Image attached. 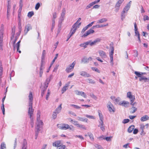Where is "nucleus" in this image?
<instances>
[{
    "label": "nucleus",
    "mask_w": 149,
    "mask_h": 149,
    "mask_svg": "<svg viewBox=\"0 0 149 149\" xmlns=\"http://www.w3.org/2000/svg\"><path fill=\"white\" fill-rule=\"evenodd\" d=\"M68 113L69 114H71L74 116H77L75 113L71 111H69Z\"/></svg>",
    "instance_id": "obj_54"
},
{
    "label": "nucleus",
    "mask_w": 149,
    "mask_h": 149,
    "mask_svg": "<svg viewBox=\"0 0 149 149\" xmlns=\"http://www.w3.org/2000/svg\"><path fill=\"white\" fill-rule=\"evenodd\" d=\"M101 40V39L100 38H97L94 40L93 41L95 45L100 42Z\"/></svg>",
    "instance_id": "obj_36"
},
{
    "label": "nucleus",
    "mask_w": 149,
    "mask_h": 149,
    "mask_svg": "<svg viewBox=\"0 0 149 149\" xmlns=\"http://www.w3.org/2000/svg\"><path fill=\"white\" fill-rule=\"evenodd\" d=\"M135 74L138 77L140 78L142 76V72H139L135 71L134 72Z\"/></svg>",
    "instance_id": "obj_33"
},
{
    "label": "nucleus",
    "mask_w": 149,
    "mask_h": 149,
    "mask_svg": "<svg viewBox=\"0 0 149 149\" xmlns=\"http://www.w3.org/2000/svg\"><path fill=\"white\" fill-rule=\"evenodd\" d=\"M85 116L87 117V118L90 119H94L95 118V117L93 116L89 115H85Z\"/></svg>",
    "instance_id": "obj_46"
},
{
    "label": "nucleus",
    "mask_w": 149,
    "mask_h": 149,
    "mask_svg": "<svg viewBox=\"0 0 149 149\" xmlns=\"http://www.w3.org/2000/svg\"><path fill=\"white\" fill-rule=\"evenodd\" d=\"M127 13L124 12V11H122V12L121 14V19L122 21L125 18Z\"/></svg>",
    "instance_id": "obj_24"
},
{
    "label": "nucleus",
    "mask_w": 149,
    "mask_h": 149,
    "mask_svg": "<svg viewBox=\"0 0 149 149\" xmlns=\"http://www.w3.org/2000/svg\"><path fill=\"white\" fill-rule=\"evenodd\" d=\"M0 149H6V145L4 142L1 143Z\"/></svg>",
    "instance_id": "obj_34"
},
{
    "label": "nucleus",
    "mask_w": 149,
    "mask_h": 149,
    "mask_svg": "<svg viewBox=\"0 0 149 149\" xmlns=\"http://www.w3.org/2000/svg\"><path fill=\"white\" fill-rule=\"evenodd\" d=\"M80 73V75L85 77H91V75L85 71H81Z\"/></svg>",
    "instance_id": "obj_13"
},
{
    "label": "nucleus",
    "mask_w": 149,
    "mask_h": 149,
    "mask_svg": "<svg viewBox=\"0 0 149 149\" xmlns=\"http://www.w3.org/2000/svg\"><path fill=\"white\" fill-rule=\"evenodd\" d=\"M110 48L111 50V52L109 53V56L110 59V63L111 65L113 66V54L114 53V47L113 46H111V44L110 45Z\"/></svg>",
    "instance_id": "obj_2"
},
{
    "label": "nucleus",
    "mask_w": 149,
    "mask_h": 149,
    "mask_svg": "<svg viewBox=\"0 0 149 149\" xmlns=\"http://www.w3.org/2000/svg\"><path fill=\"white\" fill-rule=\"evenodd\" d=\"M58 127L60 129L63 130H66L69 129L70 130H72V128L68 124H63L62 125L60 124H58Z\"/></svg>",
    "instance_id": "obj_1"
},
{
    "label": "nucleus",
    "mask_w": 149,
    "mask_h": 149,
    "mask_svg": "<svg viewBox=\"0 0 149 149\" xmlns=\"http://www.w3.org/2000/svg\"><path fill=\"white\" fill-rule=\"evenodd\" d=\"M90 95L91 97L93 98L95 100H97V97L94 95L93 93H91Z\"/></svg>",
    "instance_id": "obj_56"
},
{
    "label": "nucleus",
    "mask_w": 149,
    "mask_h": 149,
    "mask_svg": "<svg viewBox=\"0 0 149 149\" xmlns=\"http://www.w3.org/2000/svg\"><path fill=\"white\" fill-rule=\"evenodd\" d=\"M127 97L130 100V101H134L135 100L134 96L132 95V93L130 92L127 93Z\"/></svg>",
    "instance_id": "obj_9"
},
{
    "label": "nucleus",
    "mask_w": 149,
    "mask_h": 149,
    "mask_svg": "<svg viewBox=\"0 0 149 149\" xmlns=\"http://www.w3.org/2000/svg\"><path fill=\"white\" fill-rule=\"evenodd\" d=\"M58 114L55 111L53 113L52 116L54 119H55L57 117V114Z\"/></svg>",
    "instance_id": "obj_51"
},
{
    "label": "nucleus",
    "mask_w": 149,
    "mask_h": 149,
    "mask_svg": "<svg viewBox=\"0 0 149 149\" xmlns=\"http://www.w3.org/2000/svg\"><path fill=\"white\" fill-rule=\"evenodd\" d=\"M89 81V83H91L92 84H94L95 83V82L92 79H87Z\"/></svg>",
    "instance_id": "obj_48"
},
{
    "label": "nucleus",
    "mask_w": 149,
    "mask_h": 149,
    "mask_svg": "<svg viewBox=\"0 0 149 149\" xmlns=\"http://www.w3.org/2000/svg\"><path fill=\"white\" fill-rule=\"evenodd\" d=\"M77 119L78 120H80L81 121H84L85 120H86V122L88 120L87 119H86V118H83L81 117H77Z\"/></svg>",
    "instance_id": "obj_39"
},
{
    "label": "nucleus",
    "mask_w": 149,
    "mask_h": 149,
    "mask_svg": "<svg viewBox=\"0 0 149 149\" xmlns=\"http://www.w3.org/2000/svg\"><path fill=\"white\" fill-rule=\"evenodd\" d=\"M32 27L31 25L29 24H28L26 25L25 29L24 30V33L25 35H26L28 32L30 30L32 29Z\"/></svg>",
    "instance_id": "obj_6"
},
{
    "label": "nucleus",
    "mask_w": 149,
    "mask_h": 149,
    "mask_svg": "<svg viewBox=\"0 0 149 149\" xmlns=\"http://www.w3.org/2000/svg\"><path fill=\"white\" fill-rule=\"evenodd\" d=\"M92 69L93 71H94L95 72H97L98 73L100 72V71L97 68H96L95 67H92Z\"/></svg>",
    "instance_id": "obj_59"
},
{
    "label": "nucleus",
    "mask_w": 149,
    "mask_h": 149,
    "mask_svg": "<svg viewBox=\"0 0 149 149\" xmlns=\"http://www.w3.org/2000/svg\"><path fill=\"white\" fill-rule=\"evenodd\" d=\"M107 107L110 112L114 111L113 109V106L110 102H109L108 103Z\"/></svg>",
    "instance_id": "obj_14"
},
{
    "label": "nucleus",
    "mask_w": 149,
    "mask_h": 149,
    "mask_svg": "<svg viewBox=\"0 0 149 149\" xmlns=\"http://www.w3.org/2000/svg\"><path fill=\"white\" fill-rule=\"evenodd\" d=\"M119 104L125 107H127L129 106L130 102L126 101H123L122 102L120 103Z\"/></svg>",
    "instance_id": "obj_11"
},
{
    "label": "nucleus",
    "mask_w": 149,
    "mask_h": 149,
    "mask_svg": "<svg viewBox=\"0 0 149 149\" xmlns=\"http://www.w3.org/2000/svg\"><path fill=\"white\" fill-rule=\"evenodd\" d=\"M75 92L77 95H80L83 96L85 98H86V95L85 93L84 92L79 91L77 90L75 91Z\"/></svg>",
    "instance_id": "obj_12"
},
{
    "label": "nucleus",
    "mask_w": 149,
    "mask_h": 149,
    "mask_svg": "<svg viewBox=\"0 0 149 149\" xmlns=\"http://www.w3.org/2000/svg\"><path fill=\"white\" fill-rule=\"evenodd\" d=\"M94 31L92 29H91L87 31L82 36V37H85L89 35L91 33H93L94 32Z\"/></svg>",
    "instance_id": "obj_10"
},
{
    "label": "nucleus",
    "mask_w": 149,
    "mask_h": 149,
    "mask_svg": "<svg viewBox=\"0 0 149 149\" xmlns=\"http://www.w3.org/2000/svg\"><path fill=\"white\" fill-rule=\"evenodd\" d=\"M29 97V104L31 103V104H33L32 101L33 99V97L31 92H30Z\"/></svg>",
    "instance_id": "obj_20"
},
{
    "label": "nucleus",
    "mask_w": 149,
    "mask_h": 149,
    "mask_svg": "<svg viewBox=\"0 0 149 149\" xmlns=\"http://www.w3.org/2000/svg\"><path fill=\"white\" fill-rule=\"evenodd\" d=\"M134 55L135 57H137L138 56V54L137 51L134 50Z\"/></svg>",
    "instance_id": "obj_58"
},
{
    "label": "nucleus",
    "mask_w": 149,
    "mask_h": 149,
    "mask_svg": "<svg viewBox=\"0 0 149 149\" xmlns=\"http://www.w3.org/2000/svg\"><path fill=\"white\" fill-rule=\"evenodd\" d=\"M6 98V96H4L2 100V102H3V104H2V106L1 107V109L3 112V114H4L5 113V108L4 107V105L3 104V102H4V100Z\"/></svg>",
    "instance_id": "obj_23"
},
{
    "label": "nucleus",
    "mask_w": 149,
    "mask_h": 149,
    "mask_svg": "<svg viewBox=\"0 0 149 149\" xmlns=\"http://www.w3.org/2000/svg\"><path fill=\"white\" fill-rule=\"evenodd\" d=\"M15 28H13L12 29V32L11 34L13 38L15 34Z\"/></svg>",
    "instance_id": "obj_50"
},
{
    "label": "nucleus",
    "mask_w": 149,
    "mask_h": 149,
    "mask_svg": "<svg viewBox=\"0 0 149 149\" xmlns=\"http://www.w3.org/2000/svg\"><path fill=\"white\" fill-rule=\"evenodd\" d=\"M131 109L132 111H130L131 113H135L137 110V108L134 107H133Z\"/></svg>",
    "instance_id": "obj_41"
},
{
    "label": "nucleus",
    "mask_w": 149,
    "mask_h": 149,
    "mask_svg": "<svg viewBox=\"0 0 149 149\" xmlns=\"http://www.w3.org/2000/svg\"><path fill=\"white\" fill-rule=\"evenodd\" d=\"M75 64L74 62L72 63L70 66L67 67L65 71L67 73H69L73 70Z\"/></svg>",
    "instance_id": "obj_5"
},
{
    "label": "nucleus",
    "mask_w": 149,
    "mask_h": 149,
    "mask_svg": "<svg viewBox=\"0 0 149 149\" xmlns=\"http://www.w3.org/2000/svg\"><path fill=\"white\" fill-rule=\"evenodd\" d=\"M130 121V120L127 119H124L123 120V123L124 124H125L128 123Z\"/></svg>",
    "instance_id": "obj_55"
},
{
    "label": "nucleus",
    "mask_w": 149,
    "mask_h": 149,
    "mask_svg": "<svg viewBox=\"0 0 149 149\" xmlns=\"http://www.w3.org/2000/svg\"><path fill=\"white\" fill-rule=\"evenodd\" d=\"M124 1V0H118V1L117 2L115 5V8H119Z\"/></svg>",
    "instance_id": "obj_25"
},
{
    "label": "nucleus",
    "mask_w": 149,
    "mask_h": 149,
    "mask_svg": "<svg viewBox=\"0 0 149 149\" xmlns=\"http://www.w3.org/2000/svg\"><path fill=\"white\" fill-rule=\"evenodd\" d=\"M69 86V84H66L65 86H64L62 89V93H63L66 91L68 89V87Z\"/></svg>",
    "instance_id": "obj_26"
},
{
    "label": "nucleus",
    "mask_w": 149,
    "mask_h": 149,
    "mask_svg": "<svg viewBox=\"0 0 149 149\" xmlns=\"http://www.w3.org/2000/svg\"><path fill=\"white\" fill-rule=\"evenodd\" d=\"M8 5L7 6V18L8 19H9V17L10 16L9 13L10 12V9L11 8V4L10 1H8Z\"/></svg>",
    "instance_id": "obj_8"
},
{
    "label": "nucleus",
    "mask_w": 149,
    "mask_h": 149,
    "mask_svg": "<svg viewBox=\"0 0 149 149\" xmlns=\"http://www.w3.org/2000/svg\"><path fill=\"white\" fill-rule=\"evenodd\" d=\"M77 26H73V25L72 26V28L71 29V32L74 33H75L76 30H77Z\"/></svg>",
    "instance_id": "obj_35"
},
{
    "label": "nucleus",
    "mask_w": 149,
    "mask_h": 149,
    "mask_svg": "<svg viewBox=\"0 0 149 149\" xmlns=\"http://www.w3.org/2000/svg\"><path fill=\"white\" fill-rule=\"evenodd\" d=\"M138 132V130L137 129H134V131L133 133L134 134H137Z\"/></svg>",
    "instance_id": "obj_63"
},
{
    "label": "nucleus",
    "mask_w": 149,
    "mask_h": 149,
    "mask_svg": "<svg viewBox=\"0 0 149 149\" xmlns=\"http://www.w3.org/2000/svg\"><path fill=\"white\" fill-rule=\"evenodd\" d=\"M108 24H106L105 25H100L97 24V25H95V26L96 27V28H102V27H103L104 26H108Z\"/></svg>",
    "instance_id": "obj_42"
},
{
    "label": "nucleus",
    "mask_w": 149,
    "mask_h": 149,
    "mask_svg": "<svg viewBox=\"0 0 149 149\" xmlns=\"http://www.w3.org/2000/svg\"><path fill=\"white\" fill-rule=\"evenodd\" d=\"M65 13V8H63L62 10V12L61 14V16L60 18V19L61 21L64 20V18Z\"/></svg>",
    "instance_id": "obj_15"
},
{
    "label": "nucleus",
    "mask_w": 149,
    "mask_h": 149,
    "mask_svg": "<svg viewBox=\"0 0 149 149\" xmlns=\"http://www.w3.org/2000/svg\"><path fill=\"white\" fill-rule=\"evenodd\" d=\"M50 91L48 89L47 93L46 96V99L47 100H48L49 96L50 94Z\"/></svg>",
    "instance_id": "obj_49"
},
{
    "label": "nucleus",
    "mask_w": 149,
    "mask_h": 149,
    "mask_svg": "<svg viewBox=\"0 0 149 149\" xmlns=\"http://www.w3.org/2000/svg\"><path fill=\"white\" fill-rule=\"evenodd\" d=\"M103 139H106L107 141H111L110 137H107L105 138H103Z\"/></svg>",
    "instance_id": "obj_60"
},
{
    "label": "nucleus",
    "mask_w": 149,
    "mask_h": 149,
    "mask_svg": "<svg viewBox=\"0 0 149 149\" xmlns=\"http://www.w3.org/2000/svg\"><path fill=\"white\" fill-rule=\"evenodd\" d=\"M43 68H42L41 69H40V71L39 73H40V77H41L42 75L43 72Z\"/></svg>",
    "instance_id": "obj_61"
},
{
    "label": "nucleus",
    "mask_w": 149,
    "mask_h": 149,
    "mask_svg": "<svg viewBox=\"0 0 149 149\" xmlns=\"http://www.w3.org/2000/svg\"><path fill=\"white\" fill-rule=\"evenodd\" d=\"M81 63H87L88 62L87 58L86 57H84L81 60Z\"/></svg>",
    "instance_id": "obj_31"
},
{
    "label": "nucleus",
    "mask_w": 149,
    "mask_h": 149,
    "mask_svg": "<svg viewBox=\"0 0 149 149\" xmlns=\"http://www.w3.org/2000/svg\"><path fill=\"white\" fill-rule=\"evenodd\" d=\"M61 105L62 104H61L55 110V111L57 113H58L59 112H60L62 109Z\"/></svg>",
    "instance_id": "obj_27"
},
{
    "label": "nucleus",
    "mask_w": 149,
    "mask_h": 149,
    "mask_svg": "<svg viewBox=\"0 0 149 149\" xmlns=\"http://www.w3.org/2000/svg\"><path fill=\"white\" fill-rule=\"evenodd\" d=\"M66 147L65 145H62V146H61L60 148H57L56 149H65V148Z\"/></svg>",
    "instance_id": "obj_64"
},
{
    "label": "nucleus",
    "mask_w": 149,
    "mask_h": 149,
    "mask_svg": "<svg viewBox=\"0 0 149 149\" xmlns=\"http://www.w3.org/2000/svg\"><path fill=\"white\" fill-rule=\"evenodd\" d=\"M3 30H1L0 31V45H3Z\"/></svg>",
    "instance_id": "obj_19"
},
{
    "label": "nucleus",
    "mask_w": 149,
    "mask_h": 149,
    "mask_svg": "<svg viewBox=\"0 0 149 149\" xmlns=\"http://www.w3.org/2000/svg\"><path fill=\"white\" fill-rule=\"evenodd\" d=\"M134 31L135 33V36H140V34L139 32L138 31V28L137 27L136 24V22H134Z\"/></svg>",
    "instance_id": "obj_17"
},
{
    "label": "nucleus",
    "mask_w": 149,
    "mask_h": 149,
    "mask_svg": "<svg viewBox=\"0 0 149 149\" xmlns=\"http://www.w3.org/2000/svg\"><path fill=\"white\" fill-rule=\"evenodd\" d=\"M52 145L54 147L58 148L63 145L61 141L58 140L52 143Z\"/></svg>",
    "instance_id": "obj_4"
},
{
    "label": "nucleus",
    "mask_w": 149,
    "mask_h": 149,
    "mask_svg": "<svg viewBox=\"0 0 149 149\" xmlns=\"http://www.w3.org/2000/svg\"><path fill=\"white\" fill-rule=\"evenodd\" d=\"M147 80H149V77L147 78L144 76H142L139 79V81H142L143 80L144 82H146L147 81Z\"/></svg>",
    "instance_id": "obj_22"
},
{
    "label": "nucleus",
    "mask_w": 149,
    "mask_h": 149,
    "mask_svg": "<svg viewBox=\"0 0 149 149\" xmlns=\"http://www.w3.org/2000/svg\"><path fill=\"white\" fill-rule=\"evenodd\" d=\"M45 86L46 85H42L40 87L41 89V91L45 92L46 91L47 87L45 88Z\"/></svg>",
    "instance_id": "obj_40"
},
{
    "label": "nucleus",
    "mask_w": 149,
    "mask_h": 149,
    "mask_svg": "<svg viewBox=\"0 0 149 149\" xmlns=\"http://www.w3.org/2000/svg\"><path fill=\"white\" fill-rule=\"evenodd\" d=\"M88 135L91 141H93L94 139V136L93 134L91 133H88Z\"/></svg>",
    "instance_id": "obj_37"
},
{
    "label": "nucleus",
    "mask_w": 149,
    "mask_h": 149,
    "mask_svg": "<svg viewBox=\"0 0 149 149\" xmlns=\"http://www.w3.org/2000/svg\"><path fill=\"white\" fill-rule=\"evenodd\" d=\"M134 128V126L133 125H132L130 126L128 129L127 131L129 133H131L132 132Z\"/></svg>",
    "instance_id": "obj_28"
},
{
    "label": "nucleus",
    "mask_w": 149,
    "mask_h": 149,
    "mask_svg": "<svg viewBox=\"0 0 149 149\" xmlns=\"http://www.w3.org/2000/svg\"><path fill=\"white\" fill-rule=\"evenodd\" d=\"M81 18H79L78 19L77 21L73 24V26H77V23H78V22H79L81 21Z\"/></svg>",
    "instance_id": "obj_57"
},
{
    "label": "nucleus",
    "mask_w": 149,
    "mask_h": 149,
    "mask_svg": "<svg viewBox=\"0 0 149 149\" xmlns=\"http://www.w3.org/2000/svg\"><path fill=\"white\" fill-rule=\"evenodd\" d=\"M32 104L31 103L29 104V109L28 113L29 115L30 116V119H32V117L33 116V113L34 112V109L32 108Z\"/></svg>",
    "instance_id": "obj_3"
},
{
    "label": "nucleus",
    "mask_w": 149,
    "mask_h": 149,
    "mask_svg": "<svg viewBox=\"0 0 149 149\" xmlns=\"http://www.w3.org/2000/svg\"><path fill=\"white\" fill-rule=\"evenodd\" d=\"M107 20L105 18L101 19L97 21V23H102L107 21Z\"/></svg>",
    "instance_id": "obj_29"
},
{
    "label": "nucleus",
    "mask_w": 149,
    "mask_h": 149,
    "mask_svg": "<svg viewBox=\"0 0 149 149\" xmlns=\"http://www.w3.org/2000/svg\"><path fill=\"white\" fill-rule=\"evenodd\" d=\"M53 78V76L52 75H51L47 78L45 82L44 83V85H46L45 88L47 87L48 84L50 82V81Z\"/></svg>",
    "instance_id": "obj_7"
},
{
    "label": "nucleus",
    "mask_w": 149,
    "mask_h": 149,
    "mask_svg": "<svg viewBox=\"0 0 149 149\" xmlns=\"http://www.w3.org/2000/svg\"><path fill=\"white\" fill-rule=\"evenodd\" d=\"M34 14L33 11L29 12L28 13L27 16L28 17L30 18Z\"/></svg>",
    "instance_id": "obj_43"
},
{
    "label": "nucleus",
    "mask_w": 149,
    "mask_h": 149,
    "mask_svg": "<svg viewBox=\"0 0 149 149\" xmlns=\"http://www.w3.org/2000/svg\"><path fill=\"white\" fill-rule=\"evenodd\" d=\"M40 6V4L39 3H38L35 6V9L36 10H38Z\"/></svg>",
    "instance_id": "obj_52"
},
{
    "label": "nucleus",
    "mask_w": 149,
    "mask_h": 149,
    "mask_svg": "<svg viewBox=\"0 0 149 149\" xmlns=\"http://www.w3.org/2000/svg\"><path fill=\"white\" fill-rule=\"evenodd\" d=\"M94 146L96 148L98 149H103L101 145L98 144H95L94 145Z\"/></svg>",
    "instance_id": "obj_45"
},
{
    "label": "nucleus",
    "mask_w": 149,
    "mask_h": 149,
    "mask_svg": "<svg viewBox=\"0 0 149 149\" xmlns=\"http://www.w3.org/2000/svg\"><path fill=\"white\" fill-rule=\"evenodd\" d=\"M70 106L71 107H74V108L77 109H79L81 108V107L79 106L74 104H70Z\"/></svg>",
    "instance_id": "obj_44"
},
{
    "label": "nucleus",
    "mask_w": 149,
    "mask_h": 149,
    "mask_svg": "<svg viewBox=\"0 0 149 149\" xmlns=\"http://www.w3.org/2000/svg\"><path fill=\"white\" fill-rule=\"evenodd\" d=\"M55 20L52 19V28L51 29V31H53V29H54L55 26Z\"/></svg>",
    "instance_id": "obj_38"
},
{
    "label": "nucleus",
    "mask_w": 149,
    "mask_h": 149,
    "mask_svg": "<svg viewBox=\"0 0 149 149\" xmlns=\"http://www.w3.org/2000/svg\"><path fill=\"white\" fill-rule=\"evenodd\" d=\"M37 126L36 127V129L38 130V131H40V125H42L43 124V123L41 120H39L38 121H37Z\"/></svg>",
    "instance_id": "obj_18"
},
{
    "label": "nucleus",
    "mask_w": 149,
    "mask_h": 149,
    "mask_svg": "<svg viewBox=\"0 0 149 149\" xmlns=\"http://www.w3.org/2000/svg\"><path fill=\"white\" fill-rule=\"evenodd\" d=\"M94 5L92 2L91 3L89 4L88 5H87L86 7V9H88L90 8L91 6H93Z\"/></svg>",
    "instance_id": "obj_53"
},
{
    "label": "nucleus",
    "mask_w": 149,
    "mask_h": 149,
    "mask_svg": "<svg viewBox=\"0 0 149 149\" xmlns=\"http://www.w3.org/2000/svg\"><path fill=\"white\" fill-rule=\"evenodd\" d=\"M27 146L26 141L25 139H24L22 149H27Z\"/></svg>",
    "instance_id": "obj_21"
},
{
    "label": "nucleus",
    "mask_w": 149,
    "mask_h": 149,
    "mask_svg": "<svg viewBox=\"0 0 149 149\" xmlns=\"http://www.w3.org/2000/svg\"><path fill=\"white\" fill-rule=\"evenodd\" d=\"M149 119V117L147 115H145L142 117L141 118V120L142 121H144L148 120Z\"/></svg>",
    "instance_id": "obj_30"
},
{
    "label": "nucleus",
    "mask_w": 149,
    "mask_h": 149,
    "mask_svg": "<svg viewBox=\"0 0 149 149\" xmlns=\"http://www.w3.org/2000/svg\"><path fill=\"white\" fill-rule=\"evenodd\" d=\"M99 53L100 56L103 58H105L107 57V55L106 53L102 50H100Z\"/></svg>",
    "instance_id": "obj_16"
},
{
    "label": "nucleus",
    "mask_w": 149,
    "mask_h": 149,
    "mask_svg": "<svg viewBox=\"0 0 149 149\" xmlns=\"http://www.w3.org/2000/svg\"><path fill=\"white\" fill-rule=\"evenodd\" d=\"M130 7L126 5L123 8V11H124V12H125V13H127Z\"/></svg>",
    "instance_id": "obj_32"
},
{
    "label": "nucleus",
    "mask_w": 149,
    "mask_h": 149,
    "mask_svg": "<svg viewBox=\"0 0 149 149\" xmlns=\"http://www.w3.org/2000/svg\"><path fill=\"white\" fill-rule=\"evenodd\" d=\"M79 46L81 47H84V48H86L87 47V45H86V42H84V43H83L81 44Z\"/></svg>",
    "instance_id": "obj_47"
},
{
    "label": "nucleus",
    "mask_w": 149,
    "mask_h": 149,
    "mask_svg": "<svg viewBox=\"0 0 149 149\" xmlns=\"http://www.w3.org/2000/svg\"><path fill=\"white\" fill-rule=\"evenodd\" d=\"M46 54V52L45 50H43L42 52V59H43L44 56Z\"/></svg>",
    "instance_id": "obj_62"
}]
</instances>
